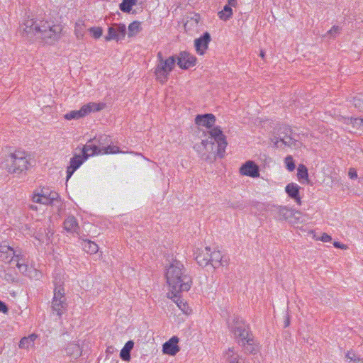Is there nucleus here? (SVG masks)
<instances>
[{
	"mask_svg": "<svg viewBox=\"0 0 363 363\" xmlns=\"http://www.w3.org/2000/svg\"><path fill=\"white\" fill-rule=\"evenodd\" d=\"M208 133V138L202 140L200 143L196 144L194 148L203 160L213 162L216 160L215 143L217 144L216 155L220 158L225 155L228 143L220 127H214Z\"/></svg>",
	"mask_w": 363,
	"mask_h": 363,
	"instance_id": "1",
	"label": "nucleus"
},
{
	"mask_svg": "<svg viewBox=\"0 0 363 363\" xmlns=\"http://www.w3.org/2000/svg\"><path fill=\"white\" fill-rule=\"evenodd\" d=\"M167 282L171 287V293L187 291L192 284V279L186 273L183 264L178 260H174L167 269Z\"/></svg>",
	"mask_w": 363,
	"mask_h": 363,
	"instance_id": "2",
	"label": "nucleus"
},
{
	"mask_svg": "<svg viewBox=\"0 0 363 363\" xmlns=\"http://www.w3.org/2000/svg\"><path fill=\"white\" fill-rule=\"evenodd\" d=\"M273 147L284 149L286 147H298V141L294 137L291 128L286 125H281L275 128L270 138Z\"/></svg>",
	"mask_w": 363,
	"mask_h": 363,
	"instance_id": "3",
	"label": "nucleus"
},
{
	"mask_svg": "<svg viewBox=\"0 0 363 363\" xmlns=\"http://www.w3.org/2000/svg\"><path fill=\"white\" fill-rule=\"evenodd\" d=\"M4 163L8 172L13 174H21L27 170L30 165L27 153L21 150L11 153Z\"/></svg>",
	"mask_w": 363,
	"mask_h": 363,
	"instance_id": "4",
	"label": "nucleus"
},
{
	"mask_svg": "<svg viewBox=\"0 0 363 363\" xmlns=\"http://www.w3.org/2000/svg\"><path fill=\"white\" fill-rule=\"evenodd\" d=\"M54 284V296L51 305L52 312L53 314L55 313L59 318H61L62 315L67 309V303L65 296L63 281H62L60 279L58 280L57 277H55Z\"/></svg>",
	"mask_w": 363,
	"mask_h": 363,
	"instance_id": "5",
	"label": "nucleus"
},
{
	"mask_svg": "<svg viewBox=\"0 0 363 363\" xmlns=\"http://www.w3.org/2000/svg\"><path fill=\"white\" fill-rule=\"evenodd\" d=\"M175 62L176 57L174 56L169 57L166 60H161L157 62L154 73L160 83L164 84L167 81L169 73L174 68Z\"/></svg>",
	"mask_w": 363,
	"mask_h": 363,
	"instance_id": "6",
	"label": "nucleus"
},
{
	"mask_svg": "<svg viewBox=\"0 0 363 363\" xmlns=\"http://www.w3.org/2000/svg\"><path fill=\"white\" fill-rule=\"evenodd\" d=\"M52 25V23L48 21H35L31 18L25 21L23 26V30L27 35L33 34L41 38L43 33L51 28Z\"/></svg>",
	"mask_w": 363,
	"mask_h": 363,
	"instance_id": "7",
	"label": "nucleus"
},
{
	"mask_svg": "<svg viewBox=\"0 0 363 363\" xmlns=\"http://www.w3.org/2000/svg\"><path fill=\"white\" fill-rule=\"evenodd\" d=\"M231 332L238 341H242L252 335L250 333L249 326L238 316H234L231 323H228Z\"/></svg>",
	"mask_w": 363,
	"mask_h": 363,
	"instance_id": "8",
	"label": "nucleus"
},
{
	"mask_svg": "<svg viewBox=\"0 0 363 363\" xmlns=\"http://www.w3.org/2000/svg\"><path fill=\"white\" fill-rule=\"evenodd\" d=\"M105 106L101 103H89L84 105L79 110L72 111L65 115L67 120L79 119L90 113L92 111H99L102 110Z\"/></svg>",
	"mask_w": 363,
	"mask_h": 363,
	"instance_id": "9",
	"label": "nucleus"
},
{
	"mask_svg": "<svg viewBox=\"0 0 363 363\" xmlns=\"http://www.w3.org/2000/svg\"><path fill=\"white\" fill-rule=\"evenodd\" d=\"M126 27L124 24L113 23L108 29V35L105 37L106 41L116 40L118 41L125 38Z\"/></svg>",
	"mask_w": 363,
	"mask_h": 363,
	"instance_id": "10",
	"label": "nucleus"
},
{
	"mask_svg": "<svg viewBox=\"0 0 363 363\" xmlns=\"http://www.w3.org/2000/svg\"><path fill=\"white\" fill-rule=\"evenodd\" d=\"M62 30V28L60 25L52 24L51 28L48 29V30L43 33L41 38L45 43L52 44L60 38Z\"/></svg>",
	"mask_w": 363,
	"mask_h": 363,
	"instance_id": "11",
	"label": "nucleus"
},
{
	"mask_svg": "<svg viewBox=\"0 0 363 363\" xmlns=\"http://www.w3.org/2000/svg\"><path fill=\"white\" fill-rule=\"evenodd\" d=\"M33 201L35 203H42L44 205H50L52 206L61 205L59 194L57 192H52L51 196H42L38 195H33Z\"/></svg>",
	"mask_w": 363,
	"mask_h": 363,
	"instance_id": "12",
	"label": "nucleus"
},
{
	"mask_svg": "<svg viewBox=\"0 0 363 363\" xmlns=\"http://www.w3.org/2000/svg\"><path fill=\"white\" fill-rule=\"evenodd\" d=\"M177 60V65L183 69H187L194 66L196 62L195 56L185 51L180 52Z\"/></svg>",
	"mask_w": 363,
	"mask_h": 363,
	"instance_id": "13",
	"label": "nucleus"
},
{
	"mask_svg": "<svg viewBox=\"0 0 363 363\" xmlns=\"http://www.w3.org/2000/svg\"><path fill=\"white\" fill-rule=\"evenodd\" d=\"M211 40V37L208 32H205L201 37L195 39L194 46L197 53L203 55L207 50Z\"/></svg>",
	"mask_w": 363,
	"mask_h": 363,
	"instance_id": "14",
	"label": "nucleus"
},
{
	"mask_svg": "<svg viewBox=\"0 0 363 363\" xmlns=\"http://www.w3.org/2000/svg\"><path fill=\"white\" fill-rule=\"evenodd\" d=\"M238 344L242 347L244 352L246 354H255L259 351V346L256 343L252 335L242 341H238Z\"/></svg>",
	"mask_w": 363,
	"mask_h": 363,
	"instance_id": "15",
	"label": "nucleus"
},
{
	"mask_svg": "<svg viewBox=\"0 0 363 363\" xmlns=\"http://www.w3.org/2000/svg\"><path fill=\"white\" fill-rule=\"evenodd\" d=\"M96 138L89 140L82 148V156L84 159L95 155H100L101 147L96 143Z\"/></svg>",
	"mask_w": 363,
	"mask_h": 363,
	"instance_id": "16",
	"label": "nucleus"
},
{
	"mask_svg": "<svg viewBox=\"0 0 363 363\" xmlns=\"http://www.w3.org/2000/svg\"><path fill=\"white\" fill-rule=\"evenodd\" d=\"M240 172L242 175L251 177H257L259 176L258 166L251 160L246 162L240 169Z\"/></svg>",
	"mask_w": 363,
	"mask_h": 363,
	"instance_id": "17",
	"label": "nucleus"
},
{
	"mask_svg": "<svg viewBox=\"0 0 363 363\" xmlns=\"http://www.w3.org/2000/svg\"><path fill=\"white\" fill-rule=\"evenodd\" d=\"M179 338L173 336L162 345V352L164 354L169 355H175L180 350L178 346Z\"/></svg>",
	"mask_w": 363,
	"mask_h": 363,
	"instance_id": "18",
	"label": "nucleus"
},
{
	"mask_svg": "<svg viewBox=\"0 0 363 363\" xmlns=\"http://www.w3.org/2000/svg\"><path fill=\"white\" fill-rule=\"evenodd\" d=\"M86 159L79 155H75L70 159L69 166L67 168V180H68L73 173L83 164Z\"/></svg>",
	"mask_w": 363,
	"mask_h": 363,
	"instance_id": "19",
	"label": "nucleus"
},
{
	"mask_svg": "<svg viewBox=\"0 0 363 363\" xmlns=\"http://www.w3.org/2000/svg\"><path fill=\"white\" fill-rule=\"evenodd\" d=\"M216 122V117L212 113H206L203 115H197L195 118V123L200 126H204L207 128H212Z\"/></svg>",
	"mask_w": 363,
	"mask_h": 363,
	"instance_id": "20",
	"label": "nucleus"
},
{
	"mask_svg": "<svg viewBox=\"0 0 363 363\" xmlns=\"http://www.w3.org/2000/svg\"><path fill=\"white\" fill-rule=\"evenodd\" d=\"M211 248L206 247L203 250H198L196 252V260L197 263L202 267H205L210 264L211 262Z\"/></svg>",
	"mask_w": 363,
	"mask_h": 363,
	"instance_id": "21",
	"label": "nucleus"
},
{
	"mask_svg": "<svg viewBox=\"0 0 363 363\" xmlns=\"http://www.w3.org/2000/svg\"><path fill=\"white\" fill-rule=\"evenodd\" d=\"M63 228L68 233H78L79 226L77 218L74 216H69L63 223Z\"/></svg>",
	"mask_w": 363,
	"mask_h": 363,
	"instance_id": "22",
	"label": "nucleus"
},
{
	"mask_svg": "<svg viewBox=\"0 0 363 363\" xmlns=\"http://www.w3.org/2000/svg\"><path fill=\"white\" fill-rule=\"evenodd\" d=\"M299 189L300 186L294 183L289 184L285 188L286 192L289 196L293 199L298 205H301V201L299 196Z\"/></svg>",
	"mask_w": 363,
	"mask_h": 363,
	"instance_id": "23",
	"label": "nucleus"
},
{
	"mask_svg": "<svg viewBox=\"0 0 363 363\" xmlns=\"http://www.w3.org/2000/svg\"><path fill=\"white\" fill-rule=\"evenodd\" d=\"M277 209L279 219L289 220L291 217H296V214H300L299 211H294L286 207L279 206Z\"/></svg>",
	"mask_w": 363,
	"mask_h": 363,
	"instance_id": "24",
	"label": "nucleus"
},
{
	"mask_svg": "<svg viewBox=\"0 0 363 363\" xmlns=\"http://www.w3.org/2000/svg\"><path fill=\"white\" fill-rule=\"evenodd\" d=\"M65 351L67 355H69L74 359H77L82 355V350L79 345L74 342L67 344Z\"/></svg>",
	"mask_w": 363,
	"mask_h": 363,
	"instance_id": "25",
	"label": "nucleus"
},
{
	"mask_svg": "<svg viewBox=\"0 0 363 363\" xmlns=\"http://www.w3.org/2000/svg\"><path fill=\"white\" fill-rule=\"evenodd\" d=\"M173 296L171 297L172 301L177 305V306L184 312L185 314H189L191 310L189 309V306L186 302L184 301L183 299L181 298L179 294V293H172Z\"/></svg>",
	"mask_w": 363,
	"mask_h": 363,
	"instance_id": "26",
	"label": "nucleus"
},
{
	"mask_svg": "<svg viewBox=\"0 0 363 363\" xmlns=\"http://www.w3.org/2000/svg\"><path fill=\"white\" fill-rule=\"evenodd\" d=\"M200 15L198 13H190L187 16L186 22L184 24L185 29L191 30L196 27L200 21Z\"/></svg>",
	"mask_w": 363,
	"mask_h": 363,
	"instance_id": "27",
	"label": "nucleus"
},
{
	"mask_svg": "<svg viewBox=\"0 0 363 363\" xmlns=\"http://www.w3.org/2000/svg\"><path fill=\"white\" fill-rule=\"evenodd\" d=\"M134 342L132 340L128 341L123 349L121 350L120 357L124 361H129L130 359V351L133 348Z\"/></svg>",
	"mask_w": 363,
	"mask_h": 363,
	"instance_id": "28",
	"label": "nucleus"
},
{
	"mask_svg": "<svg viewBox=\"0 0 363 363\" xmlns=\"http://www.w3.org/2000/svg\"><path fill=\"white\" fill-rule=\"evenodd\" d=\"M37 337L38 335L34 333L28 337H24L20 340L18 347L21 349H28L30 347L33 346Z\"/></svg>",
	"mask_w": 363,
	"mask_h": 363,
	"instance_id": "29",
	"label": "nucleus"
},
{
	"mask_svg": "<svg viewBox=\"0 0 363 363\" xmlns=\"http://www.w3.org/2000/svg\"><path fill=\"white\" fill-rule=\"evenodd\" d=\"M211 262L210 264L214 267L217 268L222 264L223 256L221 252L218 250H211Z\"/></svg>",
	"mask_w": 363,
	"mask_h": 363,
	"instance_id": "30",
	"label": "nucleus"
},
{
	"mask_svg": "<svg viewBox=\"0 0 363 363\" xmlns=\"http://www.w3.org/2000/svg\"><path fill=\"white\" fill-rule=\"evenodd\" d=\"M225 357L228 363H241L239 355L235 352L234 347L228 348L225 354Z\"/></svg>",
	"mask_w": 363,
	"mask_h": 363,
	"instance_id": "31",
	"label": "nucleus"
},
{
	"mask_svg": "<svg viewBox=\"0 0 363 363\" xmlns=\"http://www.w3.org/2000/svg\"><path fill=\"white\" fill-rule=\"evenodd\" d=\"M84 250L89 254H95L99 250L98 245L90 240H84L82 242Z\"/></svg>",
	"mask_w": 363,
	"mask_h": 363,
	"instance_id": "32",
	"label": "nucleus"
},
{
	"mask_svg": "<svg viewBox=\"0 0 363 363\" xmlns=\"http://www.w3.org/2000/svg\"><path fill=\"white\" fill-rule=\"evenodd\" d=\"M229 4L223 7V9L218 13L220 19L223 21H228L233 16V10Z\"/></svg>",
	"mask_w": 363,
	"mask_h": 363,
	"instance_id": "33",
	"label": "nucleus"
},
{
	"mask_svg": "<svg viewBox=\"0 0 363 363\" xmlns=\"http://www.w3.org/2000/svg\"><path fill=\"white\" fill-rule=\"evenodd\" d=\"M14 261L13 264L15 266L18 265V264H28V259L26 257V255L22 252L21 250H16Z\"/></svg>",
	"mask_w": 363,
	"mask_h": 363,
	"instance_id": "34",
	"label": "nucleus"
},
{
	"mask_svg": "<svg viewBox=\"0 0 363 363\" xmlns=\"http://www.w3.org/2000/svg\"><path fill=\"white\" fill-rule=\"evenodd\" d=\"M136 4L137 0H123L119 5V8L124 13H130L132 7Z\"/></svg>",
	"mask_w": 363,
	"mask_h": 363,
	"instance_id": "35",
	"label": "nucleus"
},
{
	"mask_svg": "<svg viewBox=\"0 0 363 363\" xmlns=\"http://www.w3.org/2000/svg\"><path fill=\"white\" fill-rule=\"evenodd\" d=\"M121 152L119 147L115 145H108L106 147L103 146L100 150V155L104 154H115Z\"/></svg>",
	"mask_w": 363,
	"mask_h": 363,
	"instance_id": "36",
	"label": "nucleus"
},
{
	"mask_svg": "<svg viewBox=\"0 0 363 363\" xmlns=\"http://www.w3.org/2000/svg\"><path fill=\"white\" fill-rule=\"evenodd\" d=\"M0 277L8 282H15L16 281V277L10 269L0 271Z\"/></svg>",
	"mask_w": 363,
	"mask_h": 363,
	"instance_id": "37",
	"label": "nucleus"
},
{
	"mask_svg": "<svg viewBox=\"0 0 363 363\" xmlns=\"http://www.w3.org/2000/svg\"><path fill=\"white\" fill-rule=\"evenodd\" d=\"M297 171H298L297 177L300 181L302 179H305V180L308 181V169L305 165L300 164L298 167Z\"/></svg>",
	"mask_w": 363,
	"mask_h": 363,
	"instance_id": "38",
	"label": "nucleus"
},
{
	"mask_svg": "<svg viewBox=\"0 0 363 363\" xmlns=\"http://www.w3.org/2000/svg\"><path fill=\"white\" fill-rule=\"evenodd\" d=\"M140 30V23L138 21H133L128 26V35L133 36L137 34Z\"/></svg>",
	"mask_w": 363,
	"mask_h": 363,
	"instance_id": "39",
	"label": "nucleus"
},
{
	"mask_svg": "<svg viewBox=\"0 0 363 363\" xmlns=\"http://www.w3.org/2000/svg\"><path fill=\"white\" fill-rule=\"evenodd\" d=\"M352 104L355 108L363 111V94H358L353 97Z\"/></svg>",
	"mask_w": 363,
	"mask_h": 363,
	"instance_id": "40",
	"label": "nucleus"
},
{
	"mask_svg": "<svg viewBox=\"0 0 363 363\" xmlns=\"http://www.w3.org/2000/svg\"><path fill=\"white\" fill-rule=\"evenodd\" d=\"M5 253H9L10 255H15L16 250H13L12 247L6 245H1L0 257H2Z\"/></svg>",
	"mask_w": 363,
	"mask_h": 363,
	"instance_id": "41",
	"label": "nucleus"
},
{
	"mask_svg": "<svg viewBox=\"0 0 363 363\" xmlns=\"http://www.w3.org/2000/svg\"><path fill=\"white\" fill-rule=\"evenodd\" d=\"M98 143L97 145L100 147L105 146V145L108 144L110 142V138L108 135H100L99 138L96 140Z\"/></svg>",
	"mask_w": 363,
	"mask_h": 363,
	"instance_id": "42",
	"label": "nucleus"
},
{
	"mask_svg": "<svg viewBox=\"0 0 363 363\" xmlns=\"http://www.w3.org/2000/svg\"><path fill=\"white\" fill-rule=\"evenodd\" d=\"M44 233L45 234V236H43V235H38L35 236L36 239H38L39 241L43 242L44 241V238H46L47 240H49L50 239V235H53V230H52L50 228H45L44 229Z\"/></svg>",
	"mask_w": 363,
	"mask_h": 363,
	"instance_id": "43",
	"label": "nucleus"
},
{
	"mask_svg": "<svg viewBox=\"0 0 363 363\" xmlns=\"http://www.w3.org/2000/svg\"><path fill=\"white\" fill-rule=\"evenodd\" d=\"M285 164L289 171L291 172L294 170L296 166L291 156H287L285 158Z\"/></svg>",
	"mask_w": 363,
	"mask_h": 363,
	"instance_id": "44",
	"label": "nucleus"
},
{
	"mask_svg": "<svg viewBox=\"0 0 363 363\" xmlns=\"http://www.w3.org/2000/svg\"><path fill=\"white\" fill-rule=\"evenodd\" d=\"M90 33L92 34L94 38H99L103 33V30L100 27H92L89 29Z\"/></svg>",
	"mask_w": 363,
	"mask_h": 363,
	"instance_id": "45",
	"label": "nucleus"
},
{
	"mask_svg": "<svg viewBox=\"0 0 363 363\" xmlns=\"http://www.w3.org/2000/svg\"><path fill=\"white\" fill-rule=\"evenodd\" d=\"M16 267L18 268L20 273L28 276L29 268L28 264H18V265Z\"/></svg>",
	"mask_w": 363,
	"mask_h": 363,
	"instance_id": "46",
	"label": "nucleus"
},
{
	"mask_svg": "<svg viewBox=\"0 0 363 363\" xmlns=\"http://www.w3.org/2000/svg\"><path fill=\"white\" fill-rule=\"evenodd\" d=\"M15 255H10L9 253H5L2 257H0V260L8 262L10 265H13Z\"/></svg>",
	"mask_w": 363,
	"mask_h": 363,
	"instance_id": "47",
	"label": "nucleus"
},
{
	"mask_svg": "<svg viewBox=\"0 0 363 363\" xmlns=\"http://www.w3.org/2000/svg\"><path fill=\"white\" fill-rule=\"evenodd\" d=\"M351 123L354 127L359 128L363 126V119L359 118H351Z\"/></svg>",
	"mask_w": 363,
	"mask_h": 363,
	"instance_id": "48",
	"label": "nucleus"
},
{
	"mask_svg": "<svg viewBox=\"0 0 363 363\" xmlns=\"http://www.w3.org/2000/svg\"><path fill=\"white\" fill-rule=\"evenodd\" d=\"M55 192L54 191H50L49 189L43 188L40 190V192L38 194H35L34 195H38L42 196H51V194Z\"/></svg>",
	"mask_w": 363,
	"mask_h": 363,
	"instance_id": "49",
	"label": "nucleus"
},
{
	"mask_svg": "<svg viewBox=\"0 0 363 363\" xmlns=\"http://www.w3.org/2000/svg\"><path fill=\"white\" fill-rule=\"evenodd\" d=\"M357 357V356L353 351H347V353L345 354V358L347 360H350V362L354 361Z\"/></svg>",
	"mask_w": 363,
	"mask_h": 363,
	"instance_id": "50",
	"label": "nucleus"
},
{
	"mask_svg": "<svg viewBox=\"0 0 363 363\" xmlns=\"http://www.w3.org/2000/svg\"><path fill=\"white\" fill-rule=\"evenodd\" d=\"M340 28L339 26H333L329 30H328V34H330V35H337V33H340Z\"/></svg>",
	"mask_w": 363,
	"mask_h": 363,
	"instance_id": "51",
	"label": "nucleus"
},
{
	"mask_svg": "<svg viewBox=\"0 0 363 363\" xmlns=\"http://www.w3.org/2000/svg\"><path fill=\"white\" fill-rule=\"evenodd\" d=\"M9 311V308L6 303L1 301H0V312L3 313H7Z\"/></svg>",
	"mask_w": 363,
	"mask_h": 363,
	"instance_id": "52",
	"label": "nucleus"
},
{
	"mask_svg": "<svg viewBox=\"0 0 363 363\" xmlns=\"http://www.w3.org/2000/svg\"><path fill=\"white\" fill-rule=\"evenodd\" d=\"M331 239H332L331 236L328 235L325 233H323L322 235H321V238H320V240L324 242H329V241L331 240Z\"/></svg>",
	"mask_w": 363,
	"mask_h": 363,
	"instance_id": "53",
	"label": "nucleus"
},
{
	"mask_svg": "<svg viewBox=\"0 0 363 363\" xmlns=\"http://www.w3.org/2000/svg\"><path fill=\"white\" fill-rule=\"evenodd\" d=\"M348 174L351 179H356L357 177V172L353 168L350 169Z\"/></svg>",
	"mask_w": 363,
	"mask_h": 363,
	"instance_id": "54",
	"label": "nucleus"
},
{
	"mask_svg": "<svg viewBox=\"0 0 363 363\" xmlns=\"http://www.w3.org/2000/svg\"><path fill=\"white\" fill-rule=\"evenodd\" d=\"M334 246L337 248H340V249H342L343 248V246L344 245L341 244L340 242H334Z\"/></svg>",
	"mask_w": 363,
	"mask_h": 363,
	"instance_id": "55",
	"label": "nucleus"
},
{
	"mask_svg": "<svg viewBox=\"0 0 363 363\" xmlns=\"http://www.w3.org/2000/svg\"><path fill=\"white\" fill-rule=\"evenodd\" d=\"M351 363H363V359L357 357L354 361H352Z\"/></svg>",
	"mask_w": 363,
	"mask_h": 363,
	"instance_id": "56",
	"label": "nucleus"
},
{
	"mask_svg": "<svg viewBox=\"0 0 363 363\" xmlns=\"http://www.w3.org/2000/svg\"><path fill=\"white\" fill-rule=\"evenodd\" d=\"M157 62H160V60H164V59H163V57H162V52H159L157 53Z\"/></svg>",
	"mask_w": 363,
	"mask_h": 363,
	"instance_id": "57",
	"label": "nucleus"
},
{
	"mask_svg": "<svg viewBox=\"0 0 363 363\" xmlns=\"http://www.w3.org/2000/svg\"><path fill=\"white\" fill-rule=\"evenodd\" d=\"M289 323H290L289 318V316H287L286 319V320L284 322V327H288L289 325Z\"/></svg>",
	"mask_w": 363,
	"mask_h": 363,
	"instance_id": "58",
	"label": "nucleus"
},
{
	"mask_svg": "<svg viewBox=\"0 0 363 363\" xmlns=\"http://www.w3.org/2000/svg\"><path fill=\"white\" fill-rule=\"evenodd\" d=\"M228 2L230 6H235L236 4V0H228Z\"/></svg>",
	"mask_w": 363,
	"mask_h": 363,
	"instance_id": "59",
	"label": "nucleus"
},
{
	"mask_svg": "<svg viewBox=\"0 0 363 363\" xmlns=\"http://www.w3.org/2000/svg\"><path fill=\"white\" fill-rule=\"evenodd\" d=\"M75 32L77 38H79V36H83V34L80 33L77 30H76Z\"/></svg>",
	"mask_w": 363,
	"mask_h": 363,
	"instance_id": "60",
	"label": "nucleus"
},
{
	"mask_svg": "<svg viewBox=\"0 0 363 363\" xmlns=\"http://www.w3.org/2000/svg\"><path fill=\"white\" fill-rule=\"evenodd\" d=\"M260 56H261L262 57H264V52L263 51H261Z\"/></svg>",
	"mask_w": 363,
	"mask_h": 363,
	"instance_id": "61",
	"label": "nucleus"
}]
</instances>
